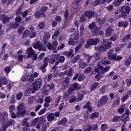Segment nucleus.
<instances>
[{
    "label": "nucleus",
    "instance_id": "f257e3e1",
    "mask_svg": "<svg viewBox=\"0 0 131 131\" xmlns=\"http://www.w3.org/2000/svg\"><path fill=\"white\" fill-rule=\"evenodd\" d=\"M101 63L102 65H109L110 64V61L106 60V58L101 59L100 62H99L97 65V67L94 69V71L96 73H98L97 75L95 76V78H98L100 74H104L105 72H107L111 68L110 66H106L104 68L103 66L101 65Z\"/></svg>",
    "mask_w": 131,
    "mask_h": 131
},
{
    "label": "nucleus",
    "instance_id": "f03ea898",
    "mask_svg": "<svg viewBox=\"0 0 131 131\" xmlns=\"http://www.w3.org/2000/svg\"><path fill=\"white\" fill-rule=\"evenodd\" d=\"M43 81L40 78H36L33 82L32 85L29 86V90L32 94H33L34 92L39 90L42 86Z\"/></svg>",
    "mask_w": 131,
    "mask_h": 131
},
{
    "label": "nucleus",
    "instance_id": "7ed1b4c3",
    "mask_svg": "<svg viewBox=\"0 0 131 131\" xmlns=\"http://www.w3.org/2000/svg\"><path fill=\"white\" fill-rule=\"evenodd\" d=\"M129 13H130V7L127 6H124L122 7L121 9V14L122 18H123L124 19H126V18L128 17Z\"/></svg>",
    "mask_w": 131,
    "mask_h": 131
},
{
    "label": "nucleus",
    "instance_id": "20e7f679",
    "mask_svg": "<svg viewBox=\"0 0 131 131\" xmlns=\"http://www.w3.org/2000/svg\"><path fill=\"white\" fill-rule=\"evenodd\" d=\"M54 88H55V84L53 83L45 85L44 89H45V90L43 91V94L45 96H48L49 93H50V91L53 90Z\"/></svg>",
    "mask_w": 131,
    "mask_h": 131
},
{
    "label": "nucleus",
    "instance_id": "39448f33",
    "mask_svg": "<svg viewBox=\"0 0 131 131\" xmlns=\"http://www.w3.org/2000/svg\"><path fill=\"white\" fill-rule=\"evenodd\" d=\"M27 53L28 55V58H30L33 57L32 60L35 61V60H37V55L35 54V52L33 51L32 48H30L27 49Z\"/></svg>",
    "mask_w": 131,
    "mask_h": 131
},
{
    "label": "nucleus",
    "instance_id": "423d86ee",
    "mask_svg": "<svg viewBox=\"0 0 131 131\" xmlns=\"http://www.w3.org/2000/svg\"><path fill=\"white\" fill-rule=\"evenodd\" d=\"M83 109H88V111H86L87 114H85L83 115V117L86 119L89 117V114H90L93 111V108H92V106H91V102H87L86 104L83 106Z\"/></svg>",
    "mask_w": 131,
    "mask_h": 131
},
{
    "label": "nucleus",
    "instance_id": "0eeeda50",
    "mask_svg": "<svg viewBox=\"0 0 131 131\" xmlns=\"http://www.w3.org/2000/svg\"><path fill=\"white\" fill-rule=\"evenodd\" d=\"M100 40L99 38L96 37L94 38H90L87 40V45L88 46H97L99 43Z\"/></svg>",
    "mask_w": 131,
    "mask_h": 131
},
{
    "label": "nucleus",
    "instance_id": "6e6552de",
    "mask_svg": "<svg viewBox=\"0 0 131 131\" xmlns=\"http://www.w3.org/2000/svg\"><path fill=\"white\" fill-rule=\"evenodd\" d=\"M70 78L69 77H66L64 80L61 82V89L62 90H66L68 86H69L70 83Z\"/></svg>",
    "mask_w": 131,
    "mask_h": 131
},
{
    "label": "nucleus",
    "instance_id": "1a4fd4ad",
    "mask_svg": "<svg viewBox=\"0 0 131 131\" xmlns=\"http://www.w3.org/2000/svg\"><path fill=\"white\" fill-rule=\"evenodd\" d=\"M80 58L81 61H84L85 63L89 64V62H91V60H92V56L83 54H81Z\"/></svg>",
    "mask_w": 131,
    "mask_h": 131
},
{
    "label": "nucleus",
    "instance_id": "9d476101",
    "mask_svg": "<svg viewBox=\"0 0 131 131\" xmlns=\"http://www.w3.org/2000/svg\"><path fill=\"white\" fill-rule=\"evenodd\" d=\"M58 41L56 40H54L52 41V44L51 42L48 43V49L49 50H55L57 49V47H58Z\"/></svg>",
    "mask_w": 131,
    "mask_h": 131
},
{
    "label": "nucleus",
    "instance_id": "9b49d317",
    "mask_svg": "<svg viewBox=\"0 0 131 131\" xmlns=\"http://www.w3.org/2000/svg\"><path fill=\"white\" fill-rule=\"evenodd\" d=\"M18 112L16 113L17 117L19 116H21V115H23L24 113H25V110H24V105L23 104H20L17 106Z\"/></svg>",
    "mask_w": 131,
    "mask_h": 131
},
{
    "label": "nucleus",
    "instance_id": "f8f14e48",
    "mask_svg": "<svg viewBox=\"0 0 131 131\" xmlns=\"http://www.w3.org/2000/svg\"><path fill=\"white\" fill-rule=\"evenodd\" d=\"M59 58H60V54H52L50 58L49 63L50 64H54L56 60H59Z\"/></svg>",
    "mask_w": 131,
    "mask_h": 131
},
{
    "label": "nucleus",
    "instance_id": "ddd939ff",
    "mask_svg": "<svg viewBox=\"0 0 131 131\" xmlns=\"http://www.w3.org/2000/svg\"><path fill=\"white\" fill-rule=\"evenodd\" d=\"M107 102H108V97L103 96L101 99L99 101L98 103V106H103V105L106 104Z\"/></svg>",
    "mask_w": 131,
    "mask_h": 131
},
{
    "label": "nucleus",
    "instance_id": "4468645a",
    "mask_svg": "<svg viewBox=\"0 0 131 131\" xmlns=\"http://www.w3.org/2000/svg\"><path fill=\"white\" fill-rule=\"evenodd\" d=\"M33 47L34 49H38V50H40L42 52H46V49L42 48L41 45V43L39 41H37L36 43H35L33 45Z\"/></svg>",
    "mask_w": 131,
    "mask_h": 131
},
{
    "label": "nucleus",
    "instance_id": "2eb2a0df",
    "mask_svg": "<svg viewBox=\"0 0 131 131\" xmlns=\"http://www.w3.org/2000/svg\"><path fill=\"white\" fill-rule=\"evenodd\" d=\"M95 50L98 52H105L107 49H106V46L103 45L102 46L95 47Z\"/></svg>",
    "mask_w": 131,
    "mask_h": 131
},
{
    "label": "nucleus",
    "instance_id": "dca6fc26",
    "mask_svg": "<svg viewBox=\"0 0 131 131\" xmlns=\"http://www.w3.org/2000/svg\"><path fill=\"white\" fill-rule=\"evenodd\" d=\"M9 114L7 112H4L0 114V119L2 121H5L6 119H7Z\"/></svg>",
    "mask_w": 131,
    "mask_h": 131
},
{
    "label": "nucleus",
    "instance_id": "f3484780",
    "mask_svg": "<svg viewBox=\"0 0 131 131\" xmlns=\"http://www.w3.org/2000/svg\"><path fill=\"white\" fill-rule=\"evenodd\" d=\"M0 19H1V20H3L2 23H3V24H6V23H7V22H8L9 20L11 19V17H8L5 14H3L0 16Z\"/></svg>",
    "mask_w": 131,
    "mask_h": 131
},
{
    "label": "nucleus",
    "instance_id": "a211bd4d",
    "mask_svg": "<svg viewBox=\"0 0 131 131\" xmlns=\"http://www.w3.org/2000/svg\"><path fill=\"white\" fill-rule=\"evenodd\" d=\"M131 97V90L127 92L125 95L123 96L122 98V102H125L126 100Z\"/></svg>",
    "mask_w": 131,
    "mask_h": 131
},
{
    "label": "nucleus",
    "instance_id": "6ab92c4d",
    "mask_svg": "<svg viewBox=\"0 0 131 131\" xmlns=\"http://www.w3.org/2000/svg\"><path fill=\"white\" fill-rule=\"evenodd\" d=\"M37 76H38V73H34L33 74L31 75L29 78H28V81H29L30 82H32V81H33V80H34V78H36Z\"/></svg>",
    "mask_w": 131,
    "mask_h": 131
},
{
    "label": "nucleus",
    "instance_id": "aec40b11",
    "mask_svg": "<svg viewBox=\"0 0 131 131\" xmlns=\"http://www.w3.org/2000/svg\"><path fill=\"white\" fill-rule=\"evenodd\" d=\"M95 12L93 11H85L84 13V16L87 17L88 19H91L94 16Z\"/></svg>",
    "mask_w": 131,
    "mask_h": 131
},
{
    "label": "nucleus",
    "instance_id": "412c9836",
    "mask_svg": "<svg viewBox=\"0 0 131 131\" xmlns=\"http://www.w3.org/2000/svg\"><path fill=\"white\" fill-rule=\"evenodd\" d=\"M35 16L36 18H40V17L41 18H46V13L41 12H39V11H36L35 13Z\"/></svg>",
    "mask_w": 131,
    "mask_h": 131
},
{
    "label": "nucleus",
    "instance_id": "4be33fe9",
    "mask_svg": "<svg viewBox=\"0 0 131 131\" xmlns=\"http://www.w3.org/2000/svg\"><path fill=\"white\" fill-rule=\"evenodd\" d=\"M128 26V21H120L118 24V27H127Z\"/></svg>",
    "mask_w": 131,
    "mask_h": 131
},
{
    "label": "nucleus",
    "instance_id": "5701e85b",
    "mask_svg": "<svg viewBox=\"0 0 131 131\" xmlns=\"http://www.w3.org/2000/svg\"><path fill=\"white\" fill-rule=\"evenodd\" d=\"M67 124V118L63 117L58 122V125H65Z\"/></svg>",
    "mask_w": 131,
    "mask_h": 131
},
{
    "label": "nucleus",
    "instance_id": "b1692460",
    "mask_svg": "<svg viewBox=\"0 0 131 131\" xmlns=\"http://www.w3.org/2000/svg\"><path fill=\"white\" fill-rule=\"evenodd\" d=\"M73 50L71 49L69 52H64L63 53V55H64V56H67V57H71L72 56V58H73V57L74 56V54H73Z\"/></svg>",
    "mask_w": 131,
    "mask_h": 131
},
{
    "label": "nucleus",
    "instance_id": "393cba45",
    "mask_svg": "<svg viewBox=\"0 0 131 131\" xmlns=\"http://www.w3.org/2000/svg\"><path fill=\"white\" fill-rule=\"evenodd\" d=\"M71 37L75 40L79 39V33L77 31H76L74 34L71 35Z\"/></svg>",
    "mask_w": 131,
    "mask_h": 131
},
{
    "label": "nucleus",
    "instance_id": "a878e982",
    "mask_svg": "<svg viewBox=\"0 0 131 131\" xmlns=\"http://www.w3.org/2000/svg\"><path fill=\"white\" fill-rule=\"evenodd\" d=\"M29 121V118H25L21 122L22 125L23 126H29V122H28Z\"/></svg>",
    "mask_w": 131,
    "mask_h": 131
},
{
    "label": "nucleus",
    "instance_id": "bb28decb",
    "mask_svg": "<svg viewBox=\"0 0 131 131\" xmlns=\"http://www.w3.org/2000/svg\"><path fill=\"white\" fill-rule=\"evenodd\" d=\"M80 60H81L80 55H76L75 57H74L73 59H72L71 60V63H72V64H74L75 63H76L77 61H80Z\"/></svg>",
    "mask_w": 131,
    "mask_h": 131
},
{
    "label": "nucleus",
    "instance_id": "cd10ccee",
    "mask_svg": "<svg viewBox=\"0 0 131 131\" xmlns=\"http://www.w3.org/2000/svg\"><path fill=\"white\" fill-rule=\"evenodd\" d=\"M113 32H114V31L111 28H107L105 30V35H106L107 36H110Z\"/></svg>",
    "mask_w": 131,
    "mask_h": 131
},
{
    "label": "nucleus",
    "instance_id": "c85d7f7f",
    "mask_svg": "<svg viewBox=\"0 0 131 131\" xmlns=\"http://www.w3.org/2000/svg\"><path fill=\"white\" fill-rule=\"evenodd\" d=\"M79 3H80V0H78L72 3V7L74 10H77V9H78V4H79Z\"/></svg>",
    "mask_w": 131,
    "mask_h": 131
},
{
    "label": "nucleus",
    "instance_id": "c756f323",
    "mask_svg": "<svg viewBox=\"0 0 131 131\" xmlns=\"http://www.w3.org/2000/svg\"><path fill=\"white\" fill-rule=\"evenodd\" d=\"M92 128V124H88L85 125L83 128V131H91Z\"/></svg>",
    "mask_w": 131,
    "mask_h": 131
},
{
    "label": "nucleus",
    "instance_id": "7c9ffc66",
    "mask_svg": "<svg viewBox=\"0 0 131 131\" xmlns=\"http://www.w3.org/2000/svg\"><path fill=\"white\" fill-rule=\"evenodd\" d=\"M51 37V34H50L48 32H45L44 33V36H43V40H48V39H50Z\"/></svg>",
    "mask_w": 131,
    "mask_h": 131
},
{
    "label": "nucleus",
    "instance_id": "2f4dec72",
    "mask_svg": "<svg viewBox=\"0 0 131 131\" xmlns=\"http://www.w3.org/2000/svg\"><path fill=\"white\" fill-rule=\"evenodd\" d=\"M8 27H10V28L12 27L13 29H17L19 27V23L15 22L13 24H8Z\"/></svg>",
    "mask_w": 131,
    "mask_h": 131
},
{
    "label": "nucleus",
    "instance_id": "473e14b6",
    "mask_svg": "<svg viewBox=\"0 0 131 131\" xmlns=\"http://www.w3.org/2000/svg\"><path fill=\"white\" fill-rule=\"evenodd\" d=\"M0 81H1V83L2 84H4L5 85H7L8 84V82H9V80L7 79V78L6 77H3L0 79Z\"/></svg>",
    "mask_w": 131,
    "mask_h": 131
},
{
    "label": "nucleus",
    "instance_id": "72a5a7b5",
    "mask_svg": "<svg viewBox=\"0 0 131 131\" xmlns=\"http://www.w3.org/2000/svg\"><path fill=\"white\" fill-rule=\"evenodd\" d=\"M91 32L93 35H99V29L98 27L91 30Z\"/></svg>",
    "mask_w": 131,
    "mask_h": 131
},
{
    "label": "nucleus",
    "instance_id": "f704fd0d",
    "mask_svg": "<svg viewBox=\"0 0 131 131\" xmlns=\"http://www.w3.org/2000/svg\"><path fill=\"white\" fill-rule=\"evenodd\" d=\"M99 116V113L98 112L94 113L89 116L90 119H94V118H97Z\"/></svg>",
    "mask_w": 131,
    "mask_h": 131
},
{
    "label": "nucleus",
    "instance_id": "c9c22d12",
    "mask_svg": "<svg viewBox=\"0 0 131 131\" xmlns=\"http://www.w3.org/2000/svg\"><path fill=\"white\" fill-rule=\"evenodd\" d=\"M60 34V31L59 30H56L55 32L54 33V35L52 36L53 39H57V38L58 36H59V35Z\"/></svg>",
    "mask_w": 131,
    "mask_h": 131
},
{
    "label": "nucleus",
    "instance_id": "e433bc0d",
    "mask_svg": "<svg viewBox=\"0 0 131 131\" xmlns=\"http://www.w3.org/2000/svg\"><path fill=\"white\" fill-rule=\"evenodd\" d=\"M80 36L82 37L83 36V31H84V25L82 24L80 26Z\"/></svg>",
    "mask_w": 131,
    "mask_h": 131
},
{
    "label": "nucleus",
    "instance_id": "4c0bfd02",
    "mask_svg": "<svg viewBox=\"0 0 131 131\" xmlns=\"http://www.w3.org/2000/svg\"><path fill=\"white\" fill-rule=\"evenodd\" d=\"M123 1L124 0H117L114 2L113 5L114 6H116V7H119Z\"/></svg>",
    "mask_w": 131,
    "mask_h": 131
},
{
    "label": "nucleus",
    "instance_id": "58836bf2",
    "mask_svg": "<svg viewBox=\"0 0 131 131\" xmlns=\"http://www.w3.org/2000/svg\"><path fill=\"white\" fill-rule=\"evenodd\" d=\"M54 118H55V115L53 113H50L47 117L48 121H52Z\"/></svg>",
    "mask_w": 131,
    "mask_h": 131
},
{
    "label": "nucleus",
    "instance_id": "ea45409f",
    "mask_svg": "<svg viewBox=\"0 0 131 131\" xmlns=\"http://www.w3.org/2000/svg\"><path fill=\"white\" fill-rule=\"evenodd\" d=\"M69 103H74V102H76L77 101V98H76L74 96H72L69 98Z\"/></svg>",
    "mask_w": 131,
    "mask_h": 131
},
{
    "label": "nucleus",
    "instance_id": "a19ab883",
    "mask_svg": "<svg viewBox=\"0 0 131 131\" xmlns=\"http://www.w3.org/2000/svg\"><path fill=\"white\" fill-rule=\"evenodd\" d=\"M129 116L126 115L125 114H123L122 117V120L124 122H126V121H128L129 118H128Z\"/></svg>",
    "mask_w": 131,
    "mask_h": 131
},
{
    "label": "nucleus",
    "instance_id": "79ce46f5",
    "mask_svg": "<svg viewBox=\"0 0 131 131\" xmlns=\"http://www.w3.org/2000/svg\"><path fill=\"white\" fill-rule=\"evenodd\" d=\"M28 76H29V75L26 73L25 75L22 76L21 80L22 81H28Z\"/></svg>",
    "mask_w": 131,
    "mask_h": 131
},
{
    "label": "nucleus",
    "instance_id": "37998d69",
    "mask_svg": "<svg viewBox=\"0 0 131 131\" xmlns=\"http://www.w3.org/2000/svg\"><path fill=\"white\" fill-rule=\"evenodd\" d=\"M87 63L84 62H81L79 63V68L80 69H84L85 67H86L88 66Z\"/></svg>",
    "mask_w": 131,
    "mask_h": 131
},
{
    "label": "nucleus",
    "instance_id": "c03bdc74",
    "mask_svg": "<svg viewBox=\"0 0 131 131\" xmlns=\"http://www.w3.org/2000/svg\"><path fill=\"white\" fill-rule=\"evenodd\" d=\"M61 98H62V96H59L58 97H57L55 99L54 103L56 106H58L59 103H60V101L61 100Z\"/></svg>",
    "mask_w": 131,
    "mask_h": 131
},
{
    "label": "nucleus",
    "instance_id": "a18cd8bd",
    "mask_svg": "<svg viewBox=\"0 0 131 131\" xmlns=\"http://www.w3.org/2000/svg\"><path fill=\"white\" fill-rule=\"evenodd\" d=\"M97 26L96 25V23L93 22L91 24H90L89 26V29H90L91 30H92V29H95V28H97Z\"/></svg>",
    "mask_w": 131,
    "mask_h": 131
},
{
    "label": "nucleus",
    "instance_id": "49530a36",
    "mask_svg": "<svg viewBox=\"0 0 131 131\" xmlns=\"http://www.w3.org/2000/svg\"><path fill=\"white\" fill-rule=\"evenodd\" d=\"M129 38H130V34H127L125 37L122 39V41L123 42H127V40L129 39Z\"/></svg>",
    "mask_w": 131,
    "mask_h": 131
},
{
    "label": "nucleus",
    "instance_id": "de8ad7c7",
    "mask_svg": "<svg viewBox=\"0 0 131 131\" xmlns=\"http://www.w3.org/2000/svg\"><path fill=\"white\" fill-rule=\"evenodd\" d=\"M98 85H99V83L98 82H94L92 84V86L91 87V91H94V90H95L97 86H98Z\"/></svg>",
    "mask_w": 131,
    "mask_h": 131
},
{
    "label": "nucleus",
    "instance_id": "09e8293b",
    "mask_svg": "<svg viewBox=\"0 0 131 131\" xmlns=\"http://www.w3.org/2000/svg\"><path fill=\"white\" fill-rule=\"evenodd\" d=\"M131 64V57L128 58L127 59H126L125 62V66H129Z\"/></svg>",
    "mask_w": 131,
    "mask_h": 131
},
{
    "label": "nucleus",
    "instance_id": "8fccbe9b",
    "mask_svg": "<svg viewBox=\"0 0 131 131\" xmlns=\"http://www.w3.org/2000/svg\"><path fill=\"white\" fill-rule=\"evenodd\" d=\"M101 4V0H95L94 2L92 3L93 6L94 7H97Z\"/></svg>",
    "mask_w": 131,
    "mask_h": 131
},
{
    "label": "nucleus",
    "instance_id": "3c124183",
    "mask_svg": "<svg viewBox=\"0 0 131 131\" xmlns=\"http://www.w3.org/2000/svg\"><path fill=\"white\" fill-rule=\"evenodd\" d=\"M124 109H125L124 106H122L118 109V112H119V113L120 114H122V113L124 112Z\"/></svg>",
    "mask_w": 131,
    "mask_h": 131
},
{
    "label": "nucleus",
    "instance_id": "603ef678",
    "mask_svg": "<svg viewBox=\"0 0 131 131\" xmlns=\"http://www.w3.org/2000/svg\"><path fill=\"white\" fill-rule=\"evenodd\" d=\"M71 86L75 90H79V85H78V83H75L73 85H71Z\"/></svg>",
    "mask_w": 131,
    "mask_h": 131
},
{
    "label": "nucleus",
    "instance_id": "864d4df0",
    "mask_svg": "<svg viewBox=\"0 0 131 131\" xmlns=\"http://www.w3.org/2000/svg\"><path fill=\"white\" fill-rule=\"evenodd\" d=\"M85 76L83 74H81L78 75V81H81L84 79Z\"/></svg>",
    "mask_w": 131,
    "mask_h": 131
},
{
    "label": "nucleus",
    "instance_id": "5fc2aeb1",
    "mask_svg": "<svg viewBox=\"0 0 131 131\" xmlns=\"http://www.w3.org/2000/svg\"><path fill=\"white\" fill-rule=\"evenodd\" d=\"M92 71V67H87L84 70V73H85L86 74H88V73H90Z\"/></svg>",
    "mask_w": 131,
    "mask_h": 131
},
{
    "label": "nucleus",
    "instance_id": "6e6d98bb",
    "mask_svg": "<svg viewBox=\"0 0 131 131\" xmlns=\"http://www.w3.org/2000/svg\"><path fill=\"white\" fill-rule=\"evenodd\" d=\"M13 123H15V121H14V120L10 119L7 121L6 124L7 125V126H10V125H12Z\"/></svg>",
    "mask_w": 131,
    "mask_h": 131
},
{
    "label": "nucleus",
    "instance_id": "4d7b16f0",
    "mask_svg": "<svg viewBox=\"0 0 131 131\" xmlns=\"http://www.w3.org/2000/svg\"><path fill=\"white\" fill-rule=\"evenodd\" d=\"M108 128V125L107 124H102L101 126V129L102 131L106 130Z\"/></svg>",
    "mask_w": 131,
    "mask_h": 131
},
{
    "label": "nucleus",
    "instance_id": "13d9d810",
    "mask_svg": "<svg viewBox=\"0 0 131 131\" xmlns=\"http://www.w3.org/2000/svg\"><path fill=\"white\" fill-rule=\"evenodd\" d=\"M100 94H105L106 93V85H103L100 89Z\"/></svg>",
    "mask_w": 131,
    "mask_h": 131
},
{
    "label": "nucleus",
    "instance_id": "bf43d9fd",
    "mask_svg": "<svg viewBox=\"0 0 131 131\" xmlns=\"http://www.w3.org/2000/svg\"><path fill=\"white\" fill-rule=\"evenodd\" d=\"M117 38V35L115 34L111 36L110 40H111V41H115V40H116Z\"/></svg>",
    "mask_w": 131,
    "mask_h": 131
},
{
    "label": "nucleus",
    "instance_id": "052dcab7",
    "mask_svg": "<svg viewBox=\"0 0 131 131\" xmlns=\"http://www.w3.org/2000/svg\"><path fill=\"white\" fill-rule=\"evenodd\" d=\"M52 100V97L51 96L47 97L45 99V103H47V104H50L51 103V100Z\"/></svg>",
    "mask_w": 131,
    "mask_h": 131
},
{
    "label": "nucleus",
    "instance_id": "680f3d73",
    "mask_svg": "<svg viewBox=\"0 0 131 131\" xmlns=\"http://www.w3.org/2000/svg\"><path fill=\"white\" fill-rule=\"evenodd\" d=\"M112 45V42L110 41V42H107L105 45H103L105 46L106 50H108V49H110V48H111Z\"/></svg>",
    "mask_w": 131,
    "mask_h": 131
},
{
    "label": "nucleus",
    "instance_id": "e2e57ef3",
    "mask_svg": "<svg viewBox=\"0 0 131 131\" xmlns=\"http://www.w3.org/2000/svg\"><path fill=\"white\" fill-rule=\"evenodd\" d=\"M22 97H23V93L21 92H19L16 95L17 100H21V99H22Z\"/></svg>",
    "mask_w": 131,
    "mask_h": 131
},
{
    "label": "nucleus",
    "instance_id": "0e129e2a",
    "mask_svg": "<svg viewBox=\"0 0 131 131\" xmlns=\"http://www.w3.org/2000/svg\"><path fill=\"white\" fill-rule=\"evenodd\" d=\"M15 104H11L9 107V109L10 110L9 112L10 113H12V112H13V111L15 110Z\"/></svg>",
    "mask_w": 131,
    "mask_h": 131
},
{
    "label": "nucleus",
    "instance_id": "69168bd1",
    "mask_svg": "<svg viewBox=\"0 0 131 131\" xmlns=\"http://www.w3.org/2000/svg\"><path fill=\"white\" fill-rule=\"evenodd\" d=\"M29 33H30V31L29 30H26L23 34V37H26V36H28V35H29Z\"/></svg>",
    "mask_w": 131,
    "mask_h": 131
},
{
    "label": "nucleus",
    "instance_id": "338daca9",
    "mask_svg": "<svg viewBox=\"0 0 131 131\" xmlns=\"http://www.w3.org/2000/svg\"><path fill=\"white\" fill-rule=\"evenodd\" d=\"M120 119V116H114L113 119V122H115L118 121Z\"/></svg>",
    "mask_w": 131,
    "mask_h": 131
},
{
    "label": "nucleus",
    "instance_id": "774afa93",
    "mask_svg": "<svg viewBox=\"0 0 131 131\" xmlns=\"http://www.w3.org/2000/svg\"><path fill=\"white\" fill-rule=\"evenodd\" d=\"M7 124H3L2 125V131L7 130V128L8 127Z\"/></svg>",
    "mask_w": 131,
    "mask_h": 131
}]
</instances>
